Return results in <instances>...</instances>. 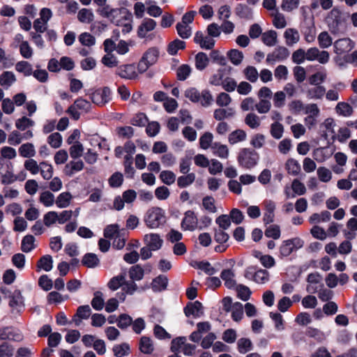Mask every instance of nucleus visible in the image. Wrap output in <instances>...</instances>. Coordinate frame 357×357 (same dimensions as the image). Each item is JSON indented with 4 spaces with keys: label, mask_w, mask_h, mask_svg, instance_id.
Returning <instances> with one entry per match:
<instances>
[{
    "label": "nucleus",
    "mask_w": 357,
    "mask_h": 357,
    "mask_svg": "<svg viewBox=\"0 0 357 357\" xmlns=\"http://www.w3.org/2000/svg\"><path fill=\"white\" fill-rule=\"evenodd\" d=\"M181 226L184 231H195L198 228V219L194 211L189 210L184 213Z\"/></svg>",
    "instance_id": "obj_12"
},
{
    "label": "nucleus",
    "mask_w": 357,
    "mask_h": 357,
    "mask_svg": "<svg viewBox=\"0 0 357 357\" xmlns=\"http://www.w3.org/2000/svg\"><path fill=\"white\" fill-rule=\"evenodd\" d=\"M187 342L185 337H178L173 339L171 342L170 349L173 353H179L182 351L184 344Z\"/></svg>",
    "instance_id": "obj_61"
},
{
    "label": "nucleus",
    "mask_w": 357,
    "mask_h": 357,
    "mask_svg": "<svg viewBox=\"0 0 357 357\" xmlns=\"http://www.w3.org/2000/svg\"><path fill=\"white\" fill-rule=\"evenodd\" d=\"M157 26L156 22L149 17L144 18L137 28V36L141 38L147 36L149 32L154 30Z\"/></svg>",
    "instance_id": "obj_16"
},
{
    "label": "nucleus",
    "mask_w": 357,
    "mask_h": 357,
    "mask_svg": "<svg viewBox=\"0 0 357 357\" xmlns=\"http://www.w3.org/2000/svg\"><path fill=\"white\" fill-rule=\"evenodd\" d=\"M331 214L328 211H323L320 213H313L309 218L310 224H318L321 222H328L331 220Z\"/></svg>",
    "instance_id": "obj_40"
},
{
    "label": "nucleus",
    "mask_w": 357,
    "mask_h": 357,
    "mask_svg": "<svg viewBox=\"0 0 357 357\" xmlns=\"http://www.w3.org/2000/svg\"><path fill=\"white\" fill-rule=\"evenodd\" d=\"M112 351L116 357H123L128 356L130 353V348L128 343L123 342L114 345Z\"/></svg>",
    "instance_id": "obj_49"
},
{
    "label": "nucleus",
    "mask_w": 357,
    "mask_h": 357,
    "mask_svg": "<svg viewBox=\"0 0 357 357\" xmlns=\"http://www.w3.org/2000/svg\"><path fill=\"white\" fill-rule=\"evenodd\" d=\"M243 73L245 79L250 82L255 83L257 81L259 73L255 67L248 66L243 70Z\"/></svg>",
    "instance_id": "obj_57"
},
{
    "label": "nucleus",
    "mask_w": 357,
    "mask_h": 357,
    "mask_svg": "<svg viewBox=\"0 0 357 357\" xmlns=\"http://www.w3.org/2000/svg\"><path fill=\"white\" fill-rule=\"evenodd\" d=\"M82 264L87 268H95L100 264V260L97 255L93 253H87L84 255Z\"/></svg>",
    "instance_id": "obj_42"
},
{
    "label": "nucleus",
    "mask_w": 357,
    "mask_h": 357,
    "mask_svg": "<svg viewBox=\"0 0 357 357\" xmlns=\"http://www.w3.org/2000/svg\"><path fill=\"white\" fill-rule=\"evenodd\" d=\"M192 68L188 64H182L176 69V77L180 81L185 80L190 75Z\"/></svg>",
    "instance_id": "obj_60"
},
{
    "label": "nucleus",
    "mask_w": 357,
    "mask_h": 357,
    "mask_svg": "<svg viewBox=\"0 0 357 357\" xmlns=\"http://www.w3.org/2000/svg\"><path fill=\"white\" fill-rule=\"evenodd\" d=\"M153 340L147 336H142L139 341V350L144 354L151 355L154 351Z\"/></svg>",
    "instance_id": "obj_21"
},
{
    "label": "nucleus",
    "mask_w": 357,
    "mask_h": 357,
    "mask_svg": "<svg viewBox=\"0 0 357 357\" xmlns=\"http://www.w3.org/2000/svg\"><path fill=\"white\" fill-rule=\"evenodd\" d=\"M334 52L342 55L350 52L354 47V43L348 38H340L333 43Z\"/></svg>",
    "instance_id": "obj_15"
},
{
    "label": "nucleus",
    "mask_w": 357,
    "mask_h": 357,
    "mask_svg": "<svg viewBox=\"0 0 357 357\" xmlns=\"http://www.w3.org/2000/svg\"><path fill=\"white\" fill-rule=\"evenodd\" d=\"M195 178L196 176L195 173H188L177 178V185L181 188H186L193 183Z\"/></svg>",
    "instance_id": "obj_48"
},
{
    "label": "nucleus",
    "mask_w": 357,
    "mask_h": 357,
    "mask_svg": "<svg viewBox=\"0 0 357 357\" xmlns=\"http://www.w3.org/2000/svg\"><path fill=\"white\" fill-rule=\"evenodd\" d=\"M39 173L44 180H50L52 178L54 168L51 164L47 161L40 162Z\"/></svg>",
    "instance_id": "obj_34"
},
{
    "label": "nucleus",
    "mask_w": 357,
    "mask_h": 357,
    "mask_svg": "<svg viewBox=\"0 0 357 357\" xmlns=\"http://www.w3.org/2000/svg\"><path fill=\"white\" fill-rule=\"evenodd\" d=\"M84 162L82 160L70 161L64 168V172L68 176H72L75 173L82 170Z\"/></svg>",
    "instance_id": "obj_36"
},
{
    "label": "nucleus",
    "mask_w": 357,
    "mask_h": 357,
    "mask_svg": "<svg viewBox=\"0 0 357 357\" xmlns=\"http://www.w3.org/2000/svg\"><path fill=\"white\" fill-rule=\"evenodd\" d=\"M16 82V76L11 71H3L0 75V85L7 89Z\"/></svg>",
    "instance_id": "obj_28"
},
{
    "label": "nucleus",
    "mask_w": 357,
    "mask_h": 357,
    "mask_svg": "<svg viewBox=\"0 0 357 357\" xmlns=\"http://www.w3.org/2000/svg\"><path fill=\"white\" fill-rule=\"evenodd\" d=\"M335 111L337 114L342 116H350L354 112L352 107L347 102H340L335 107Z\"/></svg>",
    "instance_id": "obj_45"
},
{
    "label": "nucleus",
    "mask_w": 357,
    "mask_h": 357,
    "mask_svg": "<svg viewBox=\"0 0 357 357\" xmlns=\"http://www.w3.org/2000/svg\"><path fill=\"white\" fill-rule=\"evenodd\" d=\"M273 24L277 29H283L287 26V21L284 15L280 13L278 10L272 14Z\"/></svg>",
    "instance_id": "obj_55"
},
{
    "label": "nucleus",
    "mask_w": 357,
    "mask_h": 357,
    "mask_svg": "<svg viewBox=\"0 0 357 357\" xmlns=\"http://www.w3.org/2000/svg\"><path fill=\"white\" fill-rule=\"evenodd\" d=\"M144 244L153 251L158 250L161 248L163 240L158 234L150 233L144 236Z\"/></svg>",
    "instance_id": "obj_17"
},
{
    "label": "nucleus",
    "mask_w": 357,
    "mask_h": 357,
    "mask_svg": "<svg viewBox=\"0 0 357 357\" xmlns=\"http://www.w3.org/2000/svg\"><path fill=\"white\" fill-rule=\"evenodd\" d=\"M209 59L204 52H199L195 56V67L197 70H204L208 64Z\"/></svg>",
    "instance_id": "obj_59"
},
{
    "label": "nucleus",
    "mask_w": 357,
    "mask_h": 357,
    "mask_svg": "<svg viewBox=\"0 0 357 357\" xmlns=\"http://www.w3.org/2000/svg\"><path fill=\"white\" fill-rule=\"evenodd\" d=\"M185 314L187 317H199L202 314V305L199 301L188 303L184 308Z\"/></svg>",
    "instance_id": "obj_20"
},
{
    "label": "nucleus",
    "mask_w": 357,
    "mask_h": 357,
    "mask_svg": "<svg viewBox=\"0 0 357 357\" xmlns=\"http://www.w3.org/2000/svg\"><path fill=\"white\" fill-rule=\"evenodd\" d=\"M159 51L155 47L148 49L143 54L142 59L151 66L155 63L158 59Z\"/></svg>",
    "instance_id": "obj_33"
},
{
    "label": "nucleus",
    "mask_w": 357,
    "mask_h": 357,
    "mask_svg": "<svg viewBox=\"0 0 357 357\" xmlns=\"http://www.w3.org/2000/svg\"><path fill=\"white\" fill-rule=\"evenodd\" d=\"M326 93L323 86H314L306 91V96L309 99H321Z\"/></svg>",
    "instance_id": "obj_35"
},
{
    "label": "nucleus",
    "mask_w": 357,
    "mask_h": 357,
    "mask_svg": "<svg viewBox=\"0 0 357 357\" xmlns=\"http://www.w3.org/2000/svg\"><path fill=\"white\" fill-rule=\"evenodd\" d=\"M247 139V133L243 129H236L228 135V142L231 145L245 142Z\"/></svg>",
    "instance_id": "obj_23"
},
{
    "label": "nucleus",
    "mask_w": 357,
    "mask_h": 357,
    "mask_svg": "<svg viewBox=\"0 0 357 357\" xmlns=\"http://www.w3.org/2000/svg\"><path fill=\"white\" fill-rule=\"evenodd\" d=\"M35 242L36 238L33 236L26 235L22 238L21 242V250L26 253L30 252L36 248Z\"/></svg>",
    "instance_id": "obj_30"
},
{
    "label": "nucleus",
    "mask_w": 357,
    "mask_h": 357,
    "mask_svg": "<svg viewBox=\"0 0 357 357\" xmlns=\"http://www.w3.org/2000/svg\"><path fill=\"white\" fill-rule=\"evenodd\" d=\"M111 89L107 86H105L92 93L91 99L94 104L102 106L111 100Z\"/></svg>",
    "instance_id": "obj_7"
},
{
    "label": "nucleus",
    "mask_w": 357,
    "mask_h": 357,
    "mask_svg": "<svg viewBox=\"0 0 357 357\" xmlns=\"http://www.w3.org/2000/svg\"><path fill=\"white\" fill-rule=\"evenodd\" d=\"M91 314V310L89 305H81L77 310L75 317H77L79 319H75V323L76 326H79L81 323V319H88Z\"/></svg>",
    "instance_id": "obj_37"
},
{
    "label": "nucleus",
    "mask_w": 357,
    "mask_h": 357,
    "mask_svg": "<svg viewBox=\"0 0 357 357\" xmlns=\"http://www.w3.org/2000/svg\"><path fill=\"white\" fill-rule=\"evenodd\" d=\"M303 245L304 241L299 237H295L283 241L279 248V256L281 258L287 257L292 252L301 248Z\"/></svg>",
    "instance_id": "obj_5"
},
{
    "label": "nucleus",
    "mask_w": 357,
    "mask_h": 357,
    "mask_svg": "<svg viewBox=\"0 0 357 357\" xmlns=\"http://www.w3.org/2000/svg\"><path fill=\"white\" fill-rule=\"evenodd\" d=\"M101 17L108 19L111 23L122 27V32L126 34L132 29V14L124 8L106 7L100 10Z\"/></svg>",
    "instance_id": "obj_1"
},
{
    "label": "nucleus",
    "mask_w": 357,
    "mask_h": 357,
    "mask_svg": "<svg viewBox=\"0 0 357 357\" xmlns=\"http://www.w3.org/2000/svg\"><path fill=\"white\" fill-rule=\"evenodd\" d=\"M284 38L286 45L289 47H291L300 40V34L297 29L289 28L285 30Z\"/></svg>",
    "instance_id": "obj_22"
},
{
    "label": "nucleus",
    "mask_w": 357,
    "mask_h": 357,
    "mask_svg": "<svg viewBox=\"0 0 357 357\" xmlns=\"http://www.w3.org/2000/svg\"><path fill=\"white\" fill-rule=\"evenodd\" d=\"M176 29L178 36L183 39L188 38L192 35V28L190 25L178 22L176 26Z\"/></svg>",
    "instance_id": "obj_58"
},
{
    "label": "nucleus",
    "mask_w": 357,
    "mask_h": 357,
    "mask_svg": "<svg viewBox=\"0 0 357 357\" xmlns=\"http://www.w3.org/2000/svg\"><path fill=\"white\" fill-rule=\"evenodd\" d=\"M73 199L72 194L69 192L60 193L55 199V204L59 208L68 207Z\"/></svg>",
    "instance_id": "obj_24"
},
{
    "label": "nucleus",
    "mask_w": 357,
    "mask_h": 357,
    "mask_svg": "<svg viewBox=\"0 0 357 357\" xmlns=\"http://www.w3.org/2000/svg\"><path fill=\"white\" fill-rule=\"evenodd\" d=\"M168 284L167 276L160 275L154 278L151 282V288L153 291H161L166 289Z\"/></svg>",
    "instance_id": "obj_32"
},
{
    "label": "nucleus",
    "mask_w": 357,
    "mask_h": 357,
    "mask_svg": "<svg viewBox=\"0 0 357 357\" xmlns=\"http://www.w3.org/2000/svg\"><path fill=\"white\" fill-rule=\"evenodd\" d=\"M333 151L329 147H319L313 151V159L318 162H323L330 158Z\"/></svg>",
    "instance_id": "obj_19"
},
{
    "label": "nucleus",
    "mask_w": 357,
    "mask_h": 357,
    "mask_svg": "<svg viewBox=\"0 0 357 357\" xmlns=\"http://www.w3.org/2000/svg\"><path fill=\"white\" fill-rule=\"evenodd\" d=\"M342 22V12L340 8H333L326 17V22L331 32L333 34L338 33Z\"/></svg>",
    "instance_id": "obj_6"
},
{
    "label": "nucleus",
    "mask_w": 357,
    "mask_h": 357,
    "mask_svg": "<svg viewBox=\"0 0 357 357\" xmlns=\"http://www.w3.org/2000/svg\"><path fill=\"white\" fill-rule=\"evenodd\" d=\"M34 124V121L26 116H22L15 121V127L22 131L33 127Z\"/></svg>",
    "instance_id": "obj_63"
},
{
    "label": "nucleus",
    "mask_w": 357,
    "mask_h": 357,
    "mask_svg": "<svg viewBox=\"0 0 357 357\" xmlns=\"http://www.w3.org/2000/svg\"><path fill=\"white\" fill-rule=\"evenodd\" d=\"M245 123L252 129H257L261 125V120L258 115L254 112L248 113L244 119Z\"/></svg>",
    "instance_id": "obj_44"
},
{
    "label": "nucleus",
    "mask_w": 357,
    "mask_h": 357,
    "mask_svg": "<svg viewBox=\"0 0 357 357\" xmlns=\"http://www.w3.org/2000/svg\"><path fill=\"white\" fill-rule=\"evenodd\" d=\"M270 132L271 136L277 139H280L284 133V126L280 122H274L271 125Z\"/></svg>",
    "instance_id": "obj_64"
},
{
    "label": "nucleus",
    "mask_w": 357,
    "mask_h": 357,
    "mask_svg": "<svg viewBox=\"0 0 357 357\" xmlns=\"http://www.w3.org/2000/svg\"><path fill=\"white\" fill-rule=\"evenodd\" d=\"M253 344L249 338L241 337L237 342V349L240 354H246L252 350Z\"/></svg>",
    "instance_id": "obj_43"
},
{
    "label": "nucleus",
    "mask_w": 357,
    "mask_h": 357,
    "mask_svg": "<svg viewBox=\"0 0 357 357\" xmlns=\"http://www.w3.org/2000/svg\"><path fill=\"white\" fill-rule=\"evenodd\" d=\"M125 274H119L113 277L107 283L108 288L112 291L117 290L125 282Z\"/></svg>",
    "instance_id": "obj_53"
},
{
    "label": "nucleus",
    "mask_w": 357,
    "mask_h": 357,
    "mask_svg": "<svg viewBox=\"0 0 357 357\" xmlns=\"http://www.w3.org/2000/svg\"><path fill=\"white\" fill-rule=\"evenodd\" d=\"M144 220L149 228H158L165 222V213L160 207H151L146 211Z\"/></svg>",
    "instance_id": "obj_2"
},
{
    "label": "nucleus",
    "mask_w": 357,
    "mask_h": 357,
    "mask_svg": "<svg viewBox=\"0 0 357 357\" xmlns=\"http://www.w3.org/2000/svg\"><path fill=\"white\" fill-rule=\"evenodd\" d=\"M259 158V154L255 150L244 148L240 150L237 160L241 167L251 169L257 164Z\"/></svg>",
    "instance_id": "obj_4"
},
{
    "label": "nucleus",
    "mask_w": 357,
    "mask_h": 357,
    "mask_svg": "<svg viewBox=\"0 0 357 357\" xmlns=\"http://www.w3.org/2000/svg\"><path fill=\"white\" fill-rule=\"evenodd\" d=\"M77 19L82 23L89 24L93 21L94 15L91 10L82 8L77 13Z\"/></svg>",
    "instance_id": "obj_46"
},
{
    "label": "nucleus",
    "mask_w": 357,
    "mask_h": 357,
    "mask_svg": "<svg viewBox=\"0 0 357 357\" xmlns=\"http://www.w3.org/2000/svg\"><path fill=\"white\" fill-rule=\"evenodd\" d=\"M8 169L4 172L1 174V183L3 185H7L13 183L17 180L24 181L26 178L25 173H21L19 175H15L13 173V166L11 162L7 164Z\"/></svg>",
    "instance_id": "obj_9"
},
{
    "label": "nucleus",
    "mask_w": 357,
    "mask_h": 357,
    "mask_svg": "<svg viewBox=\"0 0 357 357\" xmlns=\"http://www.w3.org/2000/svg\"><path fill=\"white\" fill-rule=\"evenodd\" d=\"M38 201L45 207H50L55 203V197L52 192L45 190L40 193Z\"/></svg>",
    "instance_id": "obj_38"
},
{
    "label": "nucleus",
    "mask_w": 357,
    "mask_h": 357,
    "mask_svg": "<svg viewBox=\"0 0 357 357\" xmlns=\"http://www.w3.org/2000/svg\"><path fill=\"white\" fill-rule=\"evenodd\" d=\"M231 312V318L234 321H240L243 317V305L239 302L234 303Z\"/></svg>",
    "instance_id": "obj_51"
},
{
    "label": "nucleus",
    "mask_w": 357,
    "mask_h": 357,
    "mask_svg": "<svg viewBox=\"0 0 357 357\" xmlns=\"http://www.w3.org/2000/svg\"><path fill=\"white\" fill-rule=\"evenodd\" d=\"M234 111L232 108H218L213 112V117L215 120L222 121L225 119L231 118L234 116Z\"/></svg>",
    "instance_id": "obj_39"
},
{
    "label": "nucleus",
    "mask_w": 357,
    "mask_h": 357,
    "mask_svg": "<svg viewBox=\"0 0 357 357\" xmlns=\"http://www.w3.org/2000/svg\"><path fill=\"white\" fill-rule=\"evenodd\" d=\"M15 70L27 77L32 75L33 68L31 64L28 61H21L15 64Z\"/></svg>",
    "instance_id": "obj_52"
},
{
    "label": "nucleus",
    "mask_w": 357,
    "mask_h": 357,
    "mask_svg": "<svg viewBox=\"0 0 357 357\" xmlns=\"http://www.w3.org/2000/svg\"><path fill=\"white\" fill-rule=\"evenodd\" d=\"M128 273L132 281H139L144 278V271L139 264H137L130 268Z\"/></svg>",
    "instance_id": "obj_47"
},
{
    "label": "nucleus",
    "mask_w": 357,
    "mask_h": 357,
    "mask_svg": "<svg viewBox=\"0 0 357 357\" xmlns=\"http://www.w3.org/2000/svg\"><path fill=\"white\" fill-rule=\"evenodd\" d=\"M18 152L21 157L28 159L32 158L36 153L34 145L29 142L22 144L18 149Z\"/></svg>",
    "instance_id": "obj_27"
},
{
    "label": "nucleus",
    "mask_w": 357,
    "mask_h": 357,
    "mask_svg": "<svg viewBox=\"0 0 357 357\" xmlns=\"http://www.w3.org/2000/svg\"><path fill=\"white\" fill-rule=\"evenodd\" d=\"M213 153L222 159H227L229 156V151L227 145L222 144L220 142H215L211 146Z\"/></svg>",
    "instance_id": "obj_31"
},
{
    "label": "nucleus",
    "mask_w": 357,
    "mask_h": 357,
    "mask_svg": "<svg viewBox=\"0 0 357 357\" xmlns=\"http://www.w3.org/2000/svg\"><path fill=\"white\" fill-rule=\"evenodd\" d=\"M262 42L268 47H273L278 43V34L274 30H270L262 33Z\"/></svg>",
    "instance_id": "obj_41"
},
{
    "label": "nucleus",
    "mask_w": 357,
    "mask_h": 357,
    "mask_svg": "<svg viewBox=\"0 0 357 357\" xmlns=\"http://www.w3.org/2000/svg\"><path fill=\"white\" fill-rule=\"evenodd\" d=\"M185 44L184 41L176 39L169 44L167 52L171 55H175L179 50H183L185 48Z\"/></svg>",
    "instance_id": "obj_62"
},
{
    "label": "nucleus",
    "mask_w": 357,
    "mask_h": 357,
    "mask_svg": "<svg viewBox=\"0 0 357 357\" xmlns=\"http://www.w3.org/2000/svg\"><path fill=\"white\" fill-rule=\"evenodd\" d=\"M91 306L96 310H101L105 305L103 294L100 291H96L93 294V298L91 302Z\"/></svg>",
    "instance_id": "obj_50"
},
{
    "label": "nucleus",
    "mask_w": 357,
    "mask_h": 357,
    "mask_svg": "<svg viewBox=\"0 0 357 357\" xmlns=\"http://www.w3.org/2000/svg\"><path fill=\"white\" fill-rule=\"evenodd\" d=\"M245 277L253 280L257 283L264 284L269 280V273L264 269L255 271L253 267H249L245 272Z\"/></svg>",
    "instance_id": "obj_8"
},
{
    "label": "nucleus",
    "mask_w": 357,
    "mask_h": 357,
    "mask_svg": "<svg viewBox=\"0 0 357 357\" xmlns=\"http://www.w3.org/2000/svg\"><path fill=\"white\" fill-rule=\"evenodd\" d=\"M6 340L13 342H21L24 339V335L20 330L12 326L6 327Z\"/></svg>",
    "instance_id": "obj_29"
},
{
    "label": "nucleus",
    "mask_w": 357,
    "mask_h": 357,
    "mask_svg": "<svg viewBox=\"0 0 357 357\" xmlns=\"http://www.w3.org/2000/svg\"><path fill=\"white\" fill-rule=\"evenodd\" d=\"M284 168L289 174L294 176H298L301 172L300 163L294 158L287 159L284 164Z\"/></svg>",
    "instance_id": "obj_25"
},
{
    "label": "nucleus",
    "mask_w": 357,
    "mask_h": 357,
    "mask_svg": "<svg viewBox=\"0 0 357 357\" xmlns=\"http://www.w3.org/2000/svg\"><path fill=\"white\" fill-rule=\"evenodd\" d=\"M317 40L319 45L321 48H328L333 44V39L327 31L321 32L318 37Z\"/></svg>",
    "instance_id": "obj_54"
},
{
    "label": "nucleus",
    "mask_w": 357,
    "mask_h": 357,
    "mask_svg": "<svg viewBox=\"0 0 357 357\" xmlns=\"http://www.w3.org/2000/svg\"><path fill=\"white\" fill-rule=\"evenodd\" d=\"M33 137V132L27 130L25 133L21 134L17 130H13L8 137V142L10 145L16 146L20 144L23 139H29Z\"/></svg>",
    "instance_id": "obj_18"
},
{
    "label": "nucleus",
    "mask_w": 357,
    "mask_h": 357,
    "mask_svg": "<svg viewBox=\"0 0 357 357\" xmlns=\"http://www.w3.org/2000/svg\"><path fill=\"white\" fill-rule=\"evenodd\" d=\"M257 95L259 101L255 105L256 111L260 114H267L272 107L270 100L273 96L272 91L267 86H262L259 89Z\"/></svg>",
    "instance_id": "obj_3"
},
{
    "label": "nucleus",
    "mask_w": 357,
    "mask_h": 357,
    "mask_svg": "<svg viewBox=\"0 0 357 357\" xmlns=\"http://www.w3.org/2000/svg\"><path fill=\"white\" fill-rule=\"evenodd\" d=\"M213 135L210 132H204L199 138V146L200 148L206 150L209 148L211 149L213 145Z\"/></svg>",
    "instance_id": "obj_56"
},
{
    "label": "nucleus",
    "mask_w": 357,
    "mask_h": 357,
    "mask_svg": "<svg viewBox=\"0 0 357 357\" xmlns=\"http://www.w3.org/2000/svg\"><path fill=\"white\" fill-rule=\"evenodd\" d=\"M116 74L126 79H135L138 77V73L134 64H124L120 66L116 69Z\"/></svg>",
    "instance_id": "obj_14"
},
{
    "label": "nucleus",
    "mask_w": 357,
    "mask_h": 357,
    "mask_svg": "<svg viewBox=\"0 0 357 357\" xmlns=\"http://www.w3.org/2000/svg\"><path fill=\"white\" fill-rule=\"evenodd\" d=\"M220 277L227 288L231 289L236 286L235 274L232 270L224 269L221 272Z\"/></svg>",
    "instance_id": "obj_26"
},
{
    "label": "nucleus",
    "mask_w": 357,
    "mask_h": 357,
    "mask_svg": "<svg viewBox=\"0 0 357 357\" xmlns=\"http://www.w3.org/2000/svg\"><path fill=\"white\" fill-rule=\"evenodd\" d=\"M264 210L263 222L264 225H268L275 220V211L276 208L275 203L271 199H265L262 202Z\"/></svg>",
    "instance_id": "obj_11"
},
{
    "label": "nucleus",
    "mask_w": 357,
    "mask_h": 357,
    "mask_svg": "<svg viewBox=\"0 0 357 357\" xmlns=\"http://www.w3.org/2000/svg\"><path fill=\"white\" fill-rule=\"evenodd\" d=\"M289 56V50L285 47L279 46L267 55L266 62L268 63H274L276 61H282L287 59Z\"/></svg>",
    "instance_id": "obj_13"
},
{
    "label": "nucleus",
    "mask_w": 357,
    "mask_h": 357,
    "mask_svg": "<svg viewBox=\"0 0 357 357\" xmlns=\"http://www.w3.org/2000/svg\"><path fill=\"white\" fill-rule=\"evenodd\" d=\"M306 52L307 61H318L320 63L325 64L330 59V54L327 51H321L317 47H310Z\"/></svg>",
    "instance_id": "obj_10"
}]
</instances>
